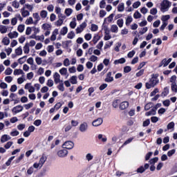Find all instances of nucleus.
<instances>
[{
    "label": "nucleus",
    "mask_w": 177,
    "mask_h": 177,
    "mask_svg": "<svg viewBox=\"0 0 177 177\" xmlns=\"http://www.w3.org/2000/svg\"><path fill=\"white\" fill-rule=\"evenodd\" d=\"M133 20V19L132 18L131 16H129L127 17V19H126V26H129V24H131V23H132V21Z\"/></svg>",
    "instance_id": "obj_54"
},
{
    "label": "nucleus",
    "mask_w": 177,
    "mask_h": 177,
    "mask_svg": "<svg viewBox=\"0 0 177 177\" xmlns=\"http://www.w3.org/2000/svg\"><path fill=\"white\" fill-rule=\"evenodd\" d=\"M124 10H125V6L124 3H120L118 6V12H124Z\"/></svg>",
    "instance_id": "obj_35"
},
{
    "label": "nucleus",
    "mask_w": 177,
    "mask_h": 177,
    "mask_svg": "<svg viewBox=\"0 0 177 177\" xmlns=\"http://www.w3.org/2000/svg\"><path fill=\"white\" fill-rule=\"evenodd\" d=\"M159 82L158 74H153L149 82L146 83L145 86L147 89H151V88H154Z\"/></svg>",
    "instance_id": "obj_2"
},
{
    "label": "nucleus",
    "mask_w": 177,
    "mask_h": 177,
    "mask_svg": "<svg viewBox=\"0 0 177 177\" xmlns=\"http://www.w3.org/2000/svg\"><path fill=\"white\" fill-rule=\"evenodd\" d=\"M8 37L10 38V39H13L14 38H17L19 37V32L16 31L11 32L8 33Z\"/></svg>",
    "instance_id": "obj_20"
},
{
    "label": "nucleus",
    "mask_w": 177,
    "mask_h": 177,
    "mask_svg": "<svg viewBox=\"0 0 177 177\" xmlns=\"http://www.w3.org/2000/svg\"><path fill=\"white\" fill-rule=\"evenodd\" d=\"M171 89L175 93H177V84L176 83L171 84Z\"/></svg>",
    "instance_id": "obj_50"
},
{
    "label": "nucleus",
    "mask_w": 177,
    "mask_h": 177,
    "mask_svg": "<svg viewBox=\"0 0 177 177\" xmlns=\"http://www.w3.org/2000/svg\"><path fill=\"white\" fill-rule=\"evenodd\" d=\"M105 82H113L114 81V77L111 76V72H109L106 74V77L104 80Z\"/></svg>",
    "instance_id": "obj_16"
},
{
    "label": "nucleus",
    "mask_w": 177,
    "mask_h": 177,
    "mask_svg": "<svg viewBox=\"0 0 177 177\" xmlns=\"http://www.w3.org/2000/svg\"><path fill=\"white\" fill-rule=\"evenodd\" d=\"M68 32V28L66 26L63 27L60 30L61 35H66Z\"/></svg>",
    "instance_id": "obj_42"
},
{
    "label": "nucleus",
    "mask_w": 177,
    "mask_h": 177,
    "mask_svg": "<svg viewBox=\"0 0 177 177\" xmlns=\"http://www.w3.org/2000/svg\"><path fill=\"white\" fill-rule=\"evenodd\" d=\"M98 139L100 140H102V142H107V138H106V136H103L102 134L98 135Z\"/></svg>",
    "instance_id": "obj_56"
},
{
    "label": "nucleus",
    "mask_w": 177,
    "mask_h": 177,
    "mask_svg": "<svg viewBox=\"0 0 177 177\" xmlns=\"http://www.w3.org/2000/svg\"><path fill=\"white\" fill-rule=\"evenodd\" d=\"M156 114H157V111H156V109H152L151 111L145 113V115L147 117H150V115H156Z\"/></svg>",
    "instance_id": "obj_24"
},
{
    "label": "nucleus",
    "mask_w": 177,
    "mask_h": 177,
    "mask_svg": "<svg viewBox=\"0 0 177 177\" xmlns=\"http://www.w3.org/2000/svg\"><path fill=\"white\" fill-rule=\"evenodd\" d=\"M23 50L26 55H28V53H30V45L28 44V43H26L24 45Z\"/></svg>",
    "instance_id": "obj_26"
},
{
    "label": "nucleus",
    "mask_w": 177,
    "mask_h": 177,
    "mask_svg": "<svg viewBox=\"0 0 177 177\" xmlns=\"http://www.w3.org/2000/svg\"><path fill=\"white\" fill-rule=\"evenodd\" d=\"M53 79H54L55 84H59V82H62V81H63L60 80V74H59V73L57 72L55 73L53 75Z\"/></svg>",
    "instance_id": "obj_15"
},
{
    "label": "nucleus",
    "mask_w": 177,
    "mask_h": 177,
    "mask_svg": "<svg viewBox=\"0 0 177 177\" xmlns=\"http://www.w3.org/2000/svg\"><path fill=\"white\" fill-rule=\"evenodd\" d=\"M117 25L118 26V27H120V28H122L123 26H124V19H120L117 21Z\"/></svg>",
    "instance_id": "obj_52"
},
{
    "label": "nucleus",
    "mask_w": 177,
    "mask_h": 177,
    "mask_svg": "<svg viewBox=\"0 0 177 177\" xmlns=\"http://www.w3.org/2000/svg\"><path fill=\"white\" fill-rule=\"evenodd\" d=\"M12 6L15 9H19V8H20V3L17 1V0L13 1L12 2Z\"/></svg>",
    "instance_id": "obj_40"
},
{
    "label": "nucleus",
    "mask_w": 177,
    "mask_h": 177,
    "mask_svg": "<svg viewBox=\"0 0 177 177\" xmlns=\"http://www.w3.org/2000/svg\"><path fill=\"white\" fill-rule=\"evenodd\" d=\"M35 62L38 66H41V64H42V58L37 57L35 58Z\"/></svg>",
    "instance_id": "obj_61"
},
{
    "label": "nucleus",
    "mask_w": 177,
    "mask_h": 177,
    "mask_svg": "<svg viewBox=\"0 0 177 177\" xmlns=\"http://www.w3.org/2000/svg\"><path fill=\"white\" fill-rule=\"evenodd\" d=\"M11 146H13V142L12 141H8L4 145V148L6 150H9Z\"/></svg>",
    "instance_id": "obj_44"
},
{
    "label": "nucleus",
    "mask_w": 177,
    "mask_h": 177,
    "mask_svg": "<svg viewBox=\"0 0 177 177\" xmlns=\"http://www.w3.org/2000/svg\"><path fill=\"white\" fill-rule=\"evenodd\" d=\"M1 42H2V44H3V45H6V46H8V45H9V44H10V39H9V37H5L2 39Z\"/></svg>",
    "instance_id": "obj_30"
},
{
    "label": "nucleus",
    "mask_w": 177,
    "mask_h": 177,
    "mask_svg": "<svg viewBox=\"0 0 177 177\" xmlns=\"http://www.w3.org/2000/svg\"><path fill=\"white\" fill-rule=\"evenodd\" d=\"M74 37H75V33H74L73 31H71L67 35V38H68V39H73Z\"/></svg>",
    "instance_id": "obj_57"
},
{
    "label": "nucleus",
    "mask_w": 177,
    "mask_h": 177,
    "mask_svg": "<svg viewBox=\"0 0 177 177\" xmlns=\"http://www.w3.org/2000/svg\"><path fill=\"white\" fill-rule=\"evenodd\" d=\"M133 17H134V19H140V17H142V14H140V12H139V11H136L133 14Z\"/></svg>",
    "instance_id": "obj_62"
},
{
    "label": "nucleus",
    "mask_w": 177,
    "mask_h": 177,
    "mask_svg": "<svg viewBox=\"0 0 177 177\" xmlns=\"http://www.w3.org/2000/svg\"><path fill=\"white\" fill-rule=\"evenodd\" d=\"M71 28H75L77 27V19H75V17L73 18L72 21L70 22L69 24Z\"/></svg>",
    "instance_id": "obj_23"
},
{
    "label": "nucleus",
    "mask_w": 177,
    "mask_h": 177,
    "mask_svg": "<svg viewBox=\"0 0 177 177\" xmlns=\"http://www.w3.org/2000/svg\"><path fill=\"white\" fill-rule=\"evenodd\" d=\"M97 30H99V26H97V25L93 24H91V30L93 31V32L97 31Z\"/></svg>",
    "instance_id": "obj_48"
},
{
    "label": "nucleus",
    "mask_w": 177,
    "mask_h": 177,
    "mask_svg": "<svg viewBox=\"0 0 177 177\" xmlns=\"http://www.w3.org/2000/svg\"><path fill=\"white\" fill-rule=\"evenodd\" d=\"M57 89L60 91L61 92H64V84L63 83V81L60 82L57 86Z\"/></svg>",
    "instance_id": "obj_31"
},
{
    "label": "nucleus",
    "mask_w": 177,
    "mask_h": 177,
    "mask_svg": "<svg viewBox=\"0 0 177 177\" xmlns=\"http://www.w3.org/2000/svg\"><path fill=\"white\" fill-rule=\"evenodd\" d=\"M15 52L17 56H21L23 55V48H21V46H19L15 49Z\"/></svg>",
    "instance_id": "obj_27"
},
{
    "label": "nucleus",
    "mask_w": 177,
    "mask_h": 177,
    "mask_svg": "<svg viewBox=\"0 0 177 177\" xmlns=\"http://www.w3.org/2000/svg\"><path fill=\"white\" fill-rule=\"evenodd\" d=\"M110 39H111V35H110V32L109 31H105L104 36V40L109 41Z\"/></svg>",
    "instance_id": "obj_29"
},
{
    "label": "nucleus",
    "mask_w": 177,
    "mask_h": 177,
    "mask_svg": "<svg viewBox=\"0 0 177 177\" xmlns=\"http://www.w3.org/2000/svg\"><path fill=\"white\" fill-rule=\"evenodd\" d=\"M153 103L149 102V103H147V104L145 106V110L146 111H149V109H151V107H153Z\"/></svg>",
    "instance_id": "obj_53"
},
{
    "label": "nucleus",
    "mask_w": 177,
    "mask_h": 177,
    "mask_svg": "<svg viewBox=\"0 0 177 177\" xmlns=\"http://www.w3.org/2000/svg\"><path fill=\"white\" fill-rule=\"evenodd\" d=\"M113 19H114V14H111L108 17L104 18V24H110L113 21Z\"/></svg>",
    "instance_id": "obj_14"
},
{
    "label": "nucleus",
    "mask_w": 177,
    "mask_h": 177,
    "mask_svg": "<svg viewBox=\"0 0 177 177\" xmlns=\"http://www.w3.org/2000/svg\"><path fill=\"white\" fill-rule=\"evenodd\" d=\"M171 6H172V3L169 0H163L160 3V12L162 13L168 12Z\"/></svg>",
    "instance_id": "obj_3"
},
{
    "label": "nucleus",
    "mask_w": 177,
    "mask_h": 177,
    "mask_svg": "<svg viewBox=\"0 0 177 177\" xmlns=\"http://www.w3.org/2000/svg\"><path fill=\"white\" fill-rule=\"evenodd\" d=\"M86 160L89 162V161H92L93 160V155L91 153H88L86 154Z\"/></svg>",
    "instance_id": "obj_41"
},
{
    "label": "nucleus",
    "mask_w": 177,
    "mask_h": 177,
    "mask_svg": "<svg viewBox=\"0 0 177 177\" xmlns=\"http://www.w3.org/2000/svg\"><path fill=\"white\" fill-rule=\"evenodd\" d=\"M86 67L88 70H91V68H92V67H93V63L91 62L90 61L87 62L86 64Z\"/></svg>",
    "instance_id": "obj_64"
},
{
    "label": "nucleus",
    "mask_w": 177,
    "mask_h": 177,
    "mask_svg": "<svg viewBox=\"0 0 177 177\" xmlns=\"http://www.w3.org/2000/svg\"><path fill=\"white\" fill-rule=\"evenodd\" d=\"M100 39V37L99 36V35H95V36L93 38V42L94 44V45H96V44H97V41Z\"/></svg>",
    "instance_id": "obj_47"
},
{
    "label": "nucleus",
    "mask_w": 177,
    "mask_h": 177,
    "mask_svg": "<svg viewBox=\"0 0 177 177\" xmlns=\"http://www.w3.org/2000/svg\"><path fill=\"white\" fill-rule=\"evenodd\" d=\"M32 106H34V103L30 102V103L24 104V107L26 109V110H30V109H31Z\"/></svg>",
    "instance_id": "obj_55"
},
{
    "label": "nucleus",
    "mask_w": 177,
    "mask_h": 177,
    "mask_svg": "<svg viewBox=\"0 0 177 177\" xmlns=\"http://www.w3.org/2000/svg\"><path fill=\"white\" fill-rule=\"evenodd\" d=\"M19 131L16 130V129H13L10 133V136H18V135H19Z\"/></svg>",
    "instance_id": "obj_51"
},
{
    "label": "nucleus",
    "mask_w": 177,
    "mask_h": 177,
    "mask_svg": "<svg viewBox=\"0 0 177 177\" xmlns=\"http://www.w3.org/2000/svg\"><path fill=\"white\" fill-rule=\"evenodd\" d=\"M57 34H59V29L56 28L52 33L50 41H56V37L57 36Z\"/></svg>",
    "instance_id": "obj_17"
},
{
    "label": "nucleus",
    "mask_w": 177,
    "mask_h": 177,
    "mask_svg": "<svg viewBox=\"0 0 177 177\" xmlns=\"http://www.w3.org/2000/svg\"><path fill=\"white\" fill-rule=\"evenodd\" d=\"M169 19H171V16H169V15H163L161 18V20L162 21L165 23V21H167V20H169Z\"/></svg>",
    "instance_id": "obj_58"
},
{
    "label": "nucleus",
    "mask_w": 177,
    "mask_h": 177,
    "mask_svg": "<svg viewBox=\"0 0 177 177\" xmlns=\"http://www.w3.org/2000/svg\"><path fill=\"white\" fill-rule=\"evenodd\" d=\"M70 64V59L68 58H66L63 62V65L64 66V67H68Z\"/></svg>",
    "instance_id": "obj_60"
},
{
    "label": "nucleus",
    "mask_w": 177,
    "mask_h": 177,
    "mask_svg": "<svg viewBox=\"0 0 177 177\" xmlns=\"http://www.w3.org/2000/svg\"><path fill=\"white\" fill-rule=\"evenodd\" d=\"M32 17L35 19V24H37L38 21L41 20V17H39V14L38 12H35L32 14Z\"/></svg>",
    "instance_id": "obj_21"
},
{
    "label": "nucleus",
    "mask_w": 177,
    "mask_h": 177,
    "mask_svg": "<svg viewBox=\"0 0 177 177\" xmlns=\"http://www.w3.org/2000/svg\"><path fill=\"white\" fill-rule=\"evenodd\" d=\"M62 147L64 149H67L68 150H71V149H73L74 147V142L71 141H66L63 144Z\"/></svg>",
    "instance_id": "obj_7"
},
{
    "label": "nucleus",
    "mask_w": 177,
    "mask_h": 177,
    "mask_svg": "<svg viewBox=\"0 0 177 177\" xmlns=\"http://www.w3.org/2000/svg\"><path fill=\"white\" fill-rule=\"evenodd\" d=\"M79 130L82 133L86 132L88 131V123H86V122L81 123L79 127Z\"/></svg>",
    "instance_id": "obj_9"
},
{
    "label": "nucleus",
    "mask_w": 177,
    "mask_h": 177,
    "mask_svg": "<svg viewBox=\"0 0 177 177\" xmlns=\"http://www.w3.org/2000/svg\"><path fill=\"white\" fill-rule=\"evenodd\" d=\"M102 124H103V118H98L92 122L93 127H100V125H102Z\"/></svg>",
    "instance_id": "obj_12"
},
{
    "label": "nucleus",
    "mask_w": 177,
    "mask_h": 177,
    "mask_svg": "<svg viewBox=\"0 0 177 177\" xmlns=\"http://www.w3.org/2000/svg\"><path fill=\"white\" fill-rule=\"evenodd\" d=\"M17 20L23 21V17L20 14L16 15V17L11 19V26H16V24H17Z\"/></svg>",
    "instance_id": "obj_4"
},
{
    "label": "nucleus",
    "mask_w": 177,
    "mask_h": 177,
    "mask_svg": "<svg viewBox=\"0 0 177 177\" xmlns=\"http://www.w3.org/2000/svg\"><path fill=\"white\" fill-rule=\"evenodd\" d=\"M46 160H48V158L46 156L43 154L41 158H39V162H36L33 164V167H30L29 169L27 170V174L28 175H32L34 174V168L35 169H41V167H44V164L46 162Z\"/></svg>",
    "instance_id": "obj_1"
},
{
    "label": "nucleus",
    "mask_w": 177,
    "mask_h": 177,
    "mask_svg": "<svg viewBox=\"0 0 177 177\" xmlns=\"http://www.w3.org/2000/svg\"><path fill=\"white\" fill-rule=\"evenodd\" d=\"M24 30H26V25L24 24H19L17 27V31L19 32H24Z\"/></svg>",
    "instance_id": "obj_34"
},
{
    "label": "nucleus",
    "mask_w": 177,
    "mask_h": 177,
    "mask_svg": "<svg viewBox=\"0 0 177 177\" xmlns=\"http://www.w3.org/2000/svg\"><path fill=\"white\" fill-rule=\"evenodd\" d=\"M42 30H44V31H47L49 30H52V26H50L49 24H44L41 26Z\"/></svg>",
    "instance_id": "obj_25"
},
{
    "label": "nucleus",
    "mask_w": 177,
    "mask_h": 177,
    "mask_svg": "<svg viewBox=\"0 0 177 177\" xmlns=\"http://www.w3.org/2000/svg\"><path fill=\"white\" fill-rule=\"evenodd\" d=\"M55 12L58 16V19H66V17L62 14V8L59 6H55Z\"/></svg>",
    "instance_id": "obj_6"
},
{
    "label": "nucleus",
    "mask_w": 177,
    "mask_h": 177,
    "mask_svg": "<svg viewBox=\"0 0 177 177\" xmlns=\"http://www.w3.org/2000/svg\"><path fill=\"white\" fill-rule=\"evenodd\" d=\"M168 64H169L168 63L167 58H165L160 62L159 67H162V66L164 67H167V66H168Z\"/></svg>",
    "instance_id": "obj_36"
},
{
    "label": "nucleus",
    "mask_w": 177,
    "mask_h": 177,
    "mask_svg": "<svg viewBox=\"0 0 177 177\" xmlns=\"http://www.w3.org/2000/svg\"><path fill=\"white\" fill-rule=\"evenodd\" d=\"M20 13L21 15V16L22 18L23 17H28V16H30V11L26 10V7L21 8Z\"/></svg>",
    "instance_id": "obj_11"
},
{
    "label": "nucleus",
    "mask_w": 177,
    "mask_h": 177,
    "mask_svg": "<svg viewBox=\"0 0 177 177\" xmlns=\"http://www.w3.org/2000/svg\"><path fill=\"white\" fill-rule=\"evenodd\" d=\"M46 50L48 52V53H52V52H53V50H55V47H53V46H52V45H50V46H47Z\"/></svg>",
    "instance_id": "obj_63"
},
{
    "label": "nucleus",
    "mask_w": 177,
    "mask_h": 177,
    "mask_svg": "<svg viewBox=\"0 0 177 177\" xmlns=\"http://www.w3.org/2000/svg\"><path fill=\"white\" fill-rule=\"evenodd\" d=\"M25 24H26V26H30V24H35V21H34V19H32V17H29L26 20Z\"/></svg>",
    "instance_id": "obj_22"
},
{
    "label": "nucleus",
    "mask_w": 177,
    "mask_h": 177,
    "mask_svg": "<svg viewBox=\"0 0 177 177\" xmlns=\"http://www.w3.org/2000/svg\"><path fill=\"white\" fill-rule=\"evenodd\" d=\"M64 21V19L59 18V19L55 22V26H57V27H60L63 25Z\"/></svg>",
    "instance_id": "obj_38"
},
{
    "label": "nucleus",
    "mask_w": 177,
    "mask_h": 177,
    "mask_svg": "<svg viewBox=\"0 0 177 177\" xmlns=\"http://www.w3.org/2000/svg\"><path fill=\"white\" fill-rule=\"evenodd\" d=\"M59 74H61V75H67V69H66V68H62L59 70Z\"/></svg>",
    "instance_id": "obj_59"
},
{
    "label": "nucleus",
    "mask_w": 177,
    "mask_h": 177,
    "mask_svg": "<svg viewBox=\"0 0 177 177\" xmlns=\"http://www.w3.org/2000/svg\"><path fill=\"white\" fill-rule=\"evenodd\" d=\"M0 32L1 34H6V32H8V27L5 26H0Z\"/></svg>",
    "instance_id": "obj_43"
},
{
    "label": "nucleus",
    "mask_w": 177,
    "mask_h": 177,
    "mask_svg": "<svg viewBox=\"0 0 177 177\" xmlns=\"http://www.w3.org/2000/svg\"><path fill=\"white\" fill-rule=\"evenodd\" d=\"M126 60L125 58H120L119 59H115L113 62L114 64H124L125 63Z\"/></svg>",
    "instance_id": "obj_28"
},
{
    "label": "nucleus",
    "mask_w": 177,
    "mask_h": 177,
    "mask_svg": "<svg viewBox=\"0 0 177 177\" xmlns=\"http://www.w3.org/2000/svg\"><path fill=\"white\" fill-rule=\"evenodd\" d=\"M13 74L14 75H24V71H23L21 69H15Z\"/></svg>",
    "instance_id": "obj_39"
},
{
    "label": "nucleus",
    "mask_w": 177,
    "mask_h": 177,
    "mask_svg": "<svg viewBox=\"0 0 177 177\" xmlns=\"http://www.w3.org/2000/svg\"><path fill=\"white\" fill-rule=\"evenodd\" d=\"M106 15H107V12H106V10H100L99 17H100V19H103V17H104L106 16Z\"/></svg>",
    "instance_id": "obj_46"
},
{
    "label": "nucleus",
    "mask_w": 177,
    "mask_h": 177,
    "mask_svg": "<svg viewBox=\"0 0 177 177\" xmlns=\"http://www.w3.org/2000/svg\"><path fill=\"white\" fill-rule=\"evenodd\" d=\"M40 17L41 19H46L48 17V11L43 10L40 12Z\"/></svg>",
    "instance_id": "obj_33"
},
{
    "label": "nucleus",
    "mask_w": 177,
    "mask_h": 177,
    "mask_svg": "<svg viewBox=\"0 0 177 177\" xmlns=\"http://www.w3.org/2000/svg\"><path fill=\"white\" fill-rule=\"evenodd\" d=\"M77 80H78V77L75 75H73L71 77V78L69 79V81L71 84H72V85H76V84H78Z\"/></svg>",
    "instance_id": "obj_19"
},
{
    "label": "nucleus",
    "mask_w": 177,
    "mask_h": 177,
    "mask_svg": "<svg viewBox=\"0 0 177 177\" xmlns=\"http://www.w3.org/2000/svg\"><path fill=\"white\" fill-rule=\"evenodd\" d=\"M68 154V151L67 149H61L58 151L57 156L58 157H60L61 158H63L64 157H67V155Z\"/></svg>",
    "instance_id": "obj_10"
},
{
    "label": "nucleus",
    "mask_w": 177,
    "mask_h": 177,
    "mask_svg": "<svg viewBox=\"0 0 177 177\" xmlns=\"http://www.w3.org/2000/svg\"><path fill=\"white\" fill-rule=\"evenodd\" d=\"M73 9L66 8L64 13H65L66 16H67L68 17L69 16H71V14L73 13Z\"/></svg>",
    "instance_id": "obj_45"
},
{
    "label": "nucleus",
    "mask_w": 177,
    "mask_h": 177,
    "mask_svg": "<svg viewBox=\"0 0 177 177\" xmlns=\"http://www.w3.org/2000/svg\"><path fill=\"white\" fill-rule=\"evenodd\" d=\"M26 59H27V55H25L18 59V63L19 64H24V63H26Z\"/></svg>",
    "instance_id": "obj_49"
},
{
    "label": "nucleus",
    "mask_w": 177,
    "mask_h": 177,
    "mask_svg": "<svg viewBox=\"0 0 177 177\" xmlns=\"http://www.w3.org/2000/svg\"><path fill=\"white\" fill-rule=\"evenodd\" d=\"M129 106V102L124 101L121 102V104H120V110H125V109H128Z\"/></svg>",
    "instance_id": "obj_18"
},
{
    "label": "nucleus",
    "mask_w": 177,
    "mask_h": 177,
    "mask_svg": "<svg viewBox=\"0 0 177 177\" xmlns=\"http://www.w3.org/2000/svg\"><path fill=\"white\" fill-rule=\"evenodd\" d=\"M24 88L28 91L29 93H34L35 92V88L32 86V84L31 83H26Z\"/></svg>",
    "instance_id": "obj_8"
},
{
    "label": "nucleus",
    "mask_w": 177,
    "mask_h": 177,
    "mask_svg": "<svg viewBox=\"0 0 177 177\" xmlns=\"http://www.w3.org/2000/svg\"><path fill=\"white\" fill-rule=\"evenodd\" d=\"M111 32H114L115 34H117L118 32V26L117 25H112L111 26Z\"/></svg>",
    "instance_id": "obj_32"
},
{
    "label": "nucleus",
    "mask_w": 177,
    "mask_h": 177,
    "mask_svg": "<svg viewBox=\"0 0 177 177\" xmlns=\"http://www.w3.org/2000/svg\"><path fill=\"white\" fill-rule=\"evenodd\" d=\"M98 59L99 58L96 55H92L90 56L88 60L91 62L95 63V62H97Z\"/></svg>",
    "instance_id": "obj_37"
},
{
    "label": "nucleus",
    "mask_w": 177,
    "mask_h": 177,
    "mask_svg": "<svg viewBox=\"0 0 177 177\" xmlns=\"http://www.w3.org/2000/svg\"><path fill=\"white\" fill-rule=\"evenodd\" d=\"M24 110V107L21 105H17L16 106H14L12 109V112L14 114H19V113H21Z\"/></svg>",
    "instance_id": "obj_5"
},
{
    "label": "nucleus",
    "mask_w": 177,
    "mask_h": 177,
    "mask_svg": "<svg viewBox=\"0 0 177 177\" xmlns=\"http://www.w3.org/2000/svg\"><path fill=\"white\" fill-rule=\"evenodd\" d=\"M10 139H12V137H10V136L4 134L1 137L0 142L1 143H5V142H8V140H10Z\"/></svg>",
    "instance_id": "obj_13"
}]
</instances>
